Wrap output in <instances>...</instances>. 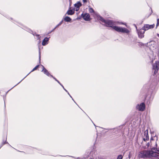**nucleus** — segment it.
<instances>
[{"mask_svg":"<svg viewBox=\"0 0 159 159\" xmlns=\"http://www.w3.org/2000/svg\"><path fill=\"white\" fill-rule=\"evenodd\" d=\"M158 150H157L156 148H153L151 151H144L140 152L139 155V157L140 158L151 157H155L158 156Z\"/></svg>","mask_w":159,"mask_h":159,"instance_id":"1","label":"nucleus"},{"mask_svg":"<svg viewBox=\"0 0 159 159\" xmlns=\"http://www.w3.org/2000/svg\"><path fill=\"white\" fill-rule=\"evenodd\" d=\"M99 18L101 21L104 23V25H106L107 26L111 27L113 29V27H115L116 25H126L125 23H123L122 22H119V21H113L110 20H105L101 16H100Z\"/></svg>","mask_w":159,"mask_h":159,"instance_id":"2","label":"nucleus"},{"mask_svg":"<svg viewBox=\"0 0 159 159\" xmlns=\"http://www.w3.org/2000/svg\"><path fill=\"white\" fill-rule=\"evenodd\" d=\"M113 29L118 32H121L128 34L129 32V30L125 28L115 26L113 27Z\"/></svg>","mask_w":159,"mask_h":159,"instance_id":"3","label":"nucleus"},{"mask_svg":"<svg viewBox=\"0 0 159 159\" xmlns=\"http://www.w3.org/2000/svg\"><path fill=\"white\" fill-rule=\"evenodd\" d=\"M159 66V61H156L155 63L153 65V70L154 71V74L156 75L157 73Z\"/></svg>","mask_w":159,"mask_h":159,"instance_id":"4","label":"nucleus"},{"mask_svg":"<svg viewBox=\"0 0 159 159\" xmlns=\"http://www.w3.org/2000/svg\"><path fill=\"white\" fill-rule=\"evenodd\" d=\"M136 108L139 111H143L145 109V105L143 103H141L140 104H138L136 106Z\"/></svg>","mask_w":159,"mask_h":159,"instance_id":"5","label":"nucleus"},{"mask_svg":"<svg viewBox=\"0 0 159 159\" xmlns=\"http://www.w3.org/2000/svg\"><path fill=\"white\" fill-rule=\"evenodd\" d=\"M81 16L84 20L86 21H89L90 20V16L88 13L83 14Z\"/></svg>","mask_w":159,"mask_h":159,"instance_id":"6","label":"nucleus"},{"mask_svg":"<svg viewBox=\"0 0 159 159\" xmlns=\"http://www.w3.org/2000/svg\"><path fill=\"white\" fill-rule=\"evenodd\" d=\"M149 138L148 135V129L146 130L144 133V136L143 138V140L144 141L149 140Z\"/></svg>","mask_w":159,"mask_h":159,"instance_id":"7","label":"nucleus"},{"mask_svg":"<svg viewBox=\"0 0 159 159\" xmlns=\"http://www.w3.org/2000/svg\"><path fill=\"white\" fill-rule=\"evenodd\" d=\"M154 24H153L152 25L147 24L145 25L143 27V29L144 30H149V29L153 28L154 27Z\"/></svg>","mask_w":159,"mask_h":159,"instance_id":"8","label":"nucleus"},{"mask_svg":"<svg viewBox=\"0 0 159 159\" xmlns=\"http://www.w3.org/2000/svg\"><path fill=\"white\" fill-rule=\"evenodd\" d=\"M81 6L82 4L80 2H78L74 4L75 7L74 9L76 11H77L79 10L80 7Z\"/></svg>","mask_w":159,"mask_h":159,"instance_id":"9","label":"nucleus"},{"mask_svg":"<svg viewBox=\"0 0 159 159\" xmlns=\"http://www.w3.org/2000/svg\"><path fill=\"white\" fill-rule=\"evenodd\" d=\"M145 31L143 29L138 31V34L140 38H142L144 37L143 34L144 33Z\"/></svg>","mask_w":159,"mask_h":159,"instance_id":"10","label":"nucleus"},{"mask_svg":"<svg viewBox=\"0 0 159 159\" xmlns=\"http://www.w3.org/2000/svg\"><path fill=\"white\" fill-rule=\"evenodd\" d=\"M41 66L42 69V71L45 74L48 76H49V75L50 76V75H51L50 74L48 71L44 68V67L43 66L41 65Z\"/></svg>","mask_w":159,"mask_h":159,"instance_id":"11","label":"nucleus"},{"mask_svg":"<svg viewBox=\"0 0 159 159\" xmlns=\"http://www.w3.org/2000/svg\"><path fill=\"white\" fill-rule=\"evenodd\" d=\"M49 40V38L47 37L45 38L43 40L42 44L43 46H45L48 44V42Z\"/></svg>","mask_w":159,"mask_h":159,"instance_id":"12","label":"nucleus"},{"mask_svg":"<svg viewBox=\"0 0 159 159\" xmlns=\"http://www.w3.org/2000/svg\"><path fill=\"white\" fill-rule=\"evenodd\" d=\"M75 10L74 9L68 10L66 12V14L68 15H72L75 12Z\"/></svg>","mask_w":159,"mask_h":159,"instance_id":"13","label":"nucleus"},{"mask_svg":"<svg viewBox=\"0 0 159 159\" xmlns=\"http://www.w3.org/2000/svg\"><path fill=\"white\" fill-rule=\"evenodd\" d=\"M64 19L66 22H70L71 20V19L68 16H66L64 18Z\"/></svg>","mask_w":159,"mask_h":159,"instance_id":"14","label":"nucleus"},{"mask_svg":"<svg viewBox=\"0 0 159 159\" xmlns=\"http://www.w3.org/2000/svg\"><path fill=\"white\" fill-rule=\"evenodd\" d=\"M89 12L90 13H94V11L93 9L91 7H89Z\"/></svg>","mask_w":159,"mask_h":159,"instance_id":"15","label":"nucleus"},{"mask_svg":"<svg viewBox=\"0 0 159 159\" xmlns=\"http://www.w3.org/2000/svg\"><path fill=\"white\" fill-rule=\"evenodd\" d=\"M63 22V20H62L61 22L59 23V24H58L56 27H55L54 29L53 30H54L56 28L58 27V26H60L61 24H62Z\"/></svg>","mask_w":159,"mask_h":159,"instance_id":"16","label":"nucleus"},{"mask_svg":"<svg viewBox=\"0 0 159 159\" xmlns=\"http://www.w3.org/2000/svg\"><path fill=\"white\" fill-rule=\"evenodd\" d=\"M122 158L123 156L121 155H119L117 157V159H122Z\"/></svg>","mask_w":159,"mask_h":159,"instance_id":"17","label":"nucleus"},{"mask_svg":"<svg viewBox=\"0 0 159 159\" xmlns=\"http://www.w3.org/2000/svg\"><path fill=\"white\" fill-rule=\"evenodd\" d=\"M39 66V65H37L33 69V70L31 71V72H33L34 71L36 70L37 68H38Z\"/></svg>","mask_w":159,"mask_h":159,"instance_id":"18","label":"nucleus"},{"mask_svg":"<svg viewBox=\"0 0 159 159\" xmlns=\"http://www.w3.org/2000/svg\"><path fill=\"white\" fill-rule=\"evenodd\" d=\"M61 86H62V87H63V89H64V90H65V91L68 93V94L69 95V96H70V97L71 98H72L71 96L69 94V93H68V92L67 91L66 89L64 88V87L62 85H61Z\"/></svg>","mask_w":159,"mask_h":159,"instance_id":"19","label":"nucleus"},{"mask_svg":"<svg viewBox=\"0 0 159 159\" xmlns=\"http://www.w3.org/2000/svg\"><path fill=\"white\" fill-rule=\"evenodd\" d=\"M159 19H157V25H156V27H157L158 26V25L159 24Z\"/></svg>","mask_w":159,"mask_h":159,"instance_id":"20","label":"nucleus"},{"mask_svg":"<svg viewBox=\"0 0 159 159\" xmlns=\"http://www.w3.org/2000/svg\"><path fill=\"white\" fill-rule=\"evenodd\" d=\"M82 1L84 3H86L87 2V0H82Z\"/></svg>","mask_w":159,"mask_h":159,"instance_id":"21","label":"nucleus"},{"mask_svg":"<svg viewBox=\"0 0 159 159\" xmlns=\"http://www.w3.org/2000/svg\"><path fill=\"white\" fill-rule=\"evenodd\" d=\"M50 76L51 77H52L55 80H56V81L57 80L56 79L55 77H54L52 75H50Z\"/></svg>","mask_w":159,"mask_h":159,"instance_id":"22","label":"nucleus"},{"mask_svg":"<svg viewBox=\"0 0 159 159\" xmlns=\"http://www.w3.org/2000/svg\"><path fill=\"white\" fill-rule=\"evenodd\" d=\"M150 144L149 143H147V147H148L149 146H150Z\"/></svg>","mask_w":159,"mask_h":159,"instance_id":"23","label":"nucleus"},{"mask_svg":"<svg viewBox=\"0 0 159 159\" xmlns=\"http://www.w3.org/2000/svg\"><path fill=\"white\" fill-rule=\"evenodd\" d=\"M57 82L59 84H60L61 86V85H62V84H61L60 83V82H59L58 80H57Z\"/></svg>","mask_w":159,"mask_h":159,"instance_id":"24","label":"nucleus"},{"mask_svg":"<svg viewBox=\"0 0 159 159\" xmlns=\"http://www.w3.org/2000/svg\"><path fill=\"white\" fill-rule=\"evenodd\" d=\"M41 57H40V55H39V61L40 62V60H41Z\"/></svg>","mask_w":159,"mask_h":159,"instance_id":"25","label":"nucleus"},{"mask_svg":"<svg viewBox=\"0 0 159 159\" xmlns=\"http://www.w3.org/2000/svg\"><path fill=\"white\" fill-rule=\"evenodd\" d=\"M155 139H156L157 140V137H156V136L154 137Z\"/></svg>","mask_w":159,"mask_h":159,"instance_id":"26","label":"nucleus"},{"mask_svg":"<svg viewBox=\"0 0 159 159\" xmlns=\"http://www.w3.org/2000/svg\"><path fill=\"white\" fill-rule=\"evenodd\" d=\"M39 40H40V39L39 38ZM40 43V40H39V43Z\"/></svg>","mask_w":159,"mask_h":159,"instance_id":"27","label":"nucleus"},{"mask_svg":"<svg viewBox=\"0 0 159 159\" xmlns=\"http://www.w3.org/2000/svg\"><path fill=\"white\" fill-rule=\"evenodd\" d=\"M152 139H152V138H151V140H152Z\"/></svg>","mask_w":159,"mask_h":159,"instance_id":"28","label":"nucleus"},{"mask_svg":"<svg viewBox=\"0 0 159 159\" xmlns=\"http://www.w3.org/2000/svg\"><path fill=\"white\" fill-rule=\"evenodd\" d=\"M36 36H37L38 37H39V35H36Z\"/></svg>","mask_w":159,"mask_h":159,"instance_id":"29","label":"nucleus"},{"mask_svg":"<svg viewBox=\"0 0 159 159\" xmlns=\"http://www.w3.org/2000/svg\"><path fill=\"white\" fill-rule=\"evenodd\" d=\"M31 72V71L27 75V76H28V75Z\"/></svg>","mask_w":159,"mask_h":159,"instance_id":"30","label":"nucleus"},{"mask_svg":"<svg viewBox=\"0 0 159 159\" xmlns=\"http://www.w3.org/2000/svg\"><path fill=\"white\" fill-rule=\"evenodd\" d=\"M157 35L158 36H159V34H157Z\"/></svg>","mask_w":159,"mask_h":159,"instance_id":"31","label":"nucleus"},{"mask_svg":"<svg viewBox=\"0 0 159 159\" xmlns=\"http://www.w3.org/2000/svg\"><path fill=\"white\" fill-rule=\"evenodd\" d=\"M153 59V58H152V61H152V59Z\"/></svg>","mask_w":159,"mask_h":159,"instance_id":"32","label":"nucleus"}]
</instances>
